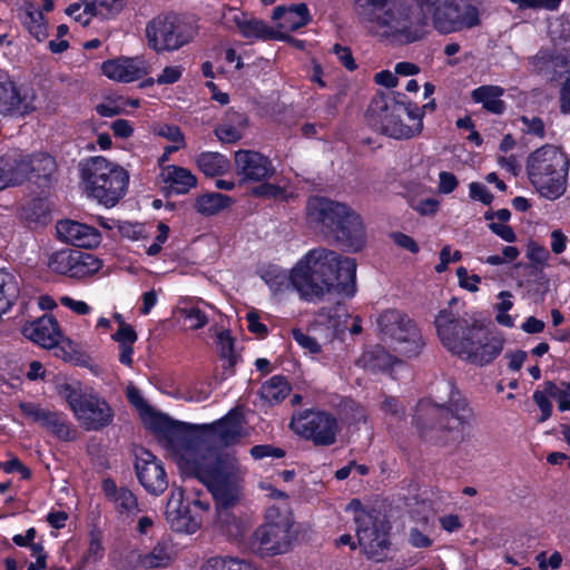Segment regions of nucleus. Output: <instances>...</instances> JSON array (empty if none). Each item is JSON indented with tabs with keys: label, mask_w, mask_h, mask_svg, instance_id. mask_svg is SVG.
Returning a JSON list of instances; mask_svg holds the SVG:
<instances>
[{
	"label": "nucleus",
	"mask_w": 570,
	"mask_h": 570,
	"mask_svg": "<svg viewBox=\"0 0 570 570\" xmlns=\"http://www.w3.org/2000/svg\"><path fill=\"white\" fill-rule=\"evenodd\" d=\"M126 396L139 411L144 424L159 436L163 446L183 473L200 481L219 503L237 499L238 484L245 470L234 458L216 460L210 453L204 454L199 439L188 424L155 411L136 386L128 385Z\"/></svg>",
	"instance_id": "nucleus-1"
},
{
	"label": "nucleus",
	"mask_w": 570,
	"mask_h": 570,
	"mask_svg": "<svg viewBox=\"0 0 570 570\" xmlns=\"http://www.w3.org/2000/svg\"><path fill=\"white\" fill-rule=\"evenodd\" d=\"M356 261L326 247L309 249L293 266L295 289L306 301L328 294L353 298L357 292Z\"/></svg>",
	"instance_id": "nucleus-2"
},
{
	"label": "nucleus",
	"mask_w": 570,
	"mask_h": 570,
	"mask_svg": "<svg viewBox=\"0 0 570 570\" xmlns=\"http://www.w3.org/2000/svg\"><path fill=\"white\" fill-rule=\"evenodd\" d=\"M435 327L442 345L465 362L478 366L492 363L503 351L502 335L490 334L450 309H442L435 317Z\"/></svg>",
	"instance_id": "nucleus-3"
},
{
	"label": "nucleus",
	"mask_w": 570,
	"mask_h": 570,
	"mask_svg": "<svg viewBox=\"0 0 570 570\" xmlns=\"http://www.w3.org/2000/svg\"><path fill=\"white\" fill-rule=\"evenodd\" d=\"M355 12L371 33L399 43H411L423 38L425 22L413 19L403 3L390 0H355Z\"/></svg>",
	"instance_id": "nucleus-4"
},
{
	"label": "nucleus",
	"mask_w": 570,
	"mask_h": 570,
	"mask_svg": "<svg viewBox=\"0 0 570 570\" xmlns=\"http://www.w3.org/2000/svg\"><path fill=\"white\" fill-rule=\"evenodd\" d=\"M525 170L538 195L553 202L560 199L567 191L570 157L562 147L546 144L529 154Z\"/></svg>",
	"instance_id": "nucleus-5"
},
{
	"label": "nucleus",
	"mask_w": 570,
	"mask_h": 570,
	"mask_svg": "<svg viewBox=\"0 0 570 570\" xmlns=\"http://www.w3.org/2000/svg\"><path fill=\"white\" fill-rule=\"evenodd\" d=\"M194 433L199 439V446L204 454H213L216 460H222L225 458H234L237 462H239L234 455H217L214 451L206 449L203 444V440L199 435H197L194 431V426L188 425ZM196 429V426H195ZM197 429L202 430V434L209 439L213 442L220 443L223 445H232L237 442H239L242 439L246 438L248 435V432L245 428V422L242 413L236 410H232L228 412L224 417H222L218 421H215L210 424H204L200 426H197ZM244 470L245 473L243 474L239 484H238V493L237 499H235L233 502L229 503H219L218 500L214 497L216 504H217V514L218 520L223 524H226L227 531L234 535L238 533V524L235 517H229L227 514V508L235 504L239 498H240V491H242V482L247 473V469L238 463Z\"/></svg>",
	"instance_id": "nucleus-6"
},
{
	"label": "nucleus",
	"mask_w": 570,
	"mask_h": 570,
	"mask_svg": "<svg viewBox=\"0 0 570 570\" xmlns=\"http://www.w3.org/2000/svg\"><path fill=\"white\" fill-rule=\"evenodd\" d=\"M367 121L376 130L395 139H409L421 134L423 111L414 104H399L385 95L373 98Z\"/></svg>",
	"instance_id": "nucleus-7"
},
{
	"label": "nucleus",
	"mask_w": 570,
	"mask_h": 570,
	"mask_svg": "<svg viewBox=\"0 0 570 570\" xmlns=\"http://www.w3.org/2000/svg\"><path fill=\"white\" fill-rule=\"evenodd\" d=\"M129 175L118 164L96 156L81 165L85 191L106 207H114L126 194Z\"/></svg>",
	"instance_id": "nucleus-8"
},
{
	"label": "nucleus",
	"mask_w": 570,
	"mask_h": 570,
	"mask_svg": "<svg viewBox=\"0 0 570 570\" xmlns=\"http://www.w3.org/2000/svg\"><path fill=\"white\" fill-rule=\"evenodd\" d=\"M375 326L380 340L402 357H416L425 346L417 324L400 309L381 312L376 316Z\"/></svg>",
	"instance_id": "nucleus-9"
},
{
	"label": "nucleus",
	"mask_w": 570,
	"mask_h": 570,
	"mask_svg": "<svg viewBox=\"0 0 570 570\" xmlns=\"http://www.w3.org/2000/svg\"><path fill=\"white\" fill-rule=\"evenodd\" d=\"M61 395L80 426L87 431H99L114 421L112 407L92 387L67 384L62 387Z\"/></svg>",
	"instance_id": "nucleus-10"
},
{
	"label": "nucleus",
	"mask_w": 570,
	"mask_h": 570,
	"mask_svg": "<svg viewBox=\"0 0 570 570\" xmlns=\"http://www.w3.org/2000/svg\"><path fill=\"white\" fill-rule=\"evenodd\" d=\"M424 17H430L440 33L449 35L481 24V10L471 3L460 6L456 0H415Z\"/></svg>",
	"instance_id": "nucleus-11"
},
{
	"label": "nucleus",
	"mask_w": 570,
	"mask_h": 570,
	"mask_svg": "<svg viewBox=\"0 0 570 570\" xmlns=\"http://www.w3.org/2000/svg\"><path fill=\"white\" fill-rule=\"evenodd\" d=\"M210 503L202 493L184 489L171 490L166 507V520L176 532L195 533L208 518Z\"/></svg>",
	"instance_id": "nucleus-12"
},
{
	"label": "nucleus",
	"mask_w": 570,
	"mask_h": 570,
	"mask_svg": "<svg viewBox=\"0 0 570 570\" xmlns=\"http://www.w3.org/2000/svg\"><path fill=\"white\" fill-rule=\"evenodd\" d=\"M293 521L287 508L271 507L266 511L265 523L253 534L252 549L261 556L284 553L291 543Z\"/></svg>",
	"instance_id": "nucleus-13"
},
{
	"label": "nucleus",
	"mask_w": 570,
	"mask_h": 570,
	"mask_svg": "<svg viewBox=\"0 0 570 570\" xmlns=\"http://www.w3.org/2000/svg\"><path fill=\"white\" fill-rule=\"evenodd\" d=\"M195 30L173 13L159 14L146 26V38L154 51H175L193 40Z\"/></svg>",
	"instance_id": "nucleus-14"
},
{
	"label": "nucleus",
	"mask_w": 570,
	"mask_h": 570,
	"mask_svg": "<svg viewBox=\"0 0 570 570\" xmlns=\"http://www.w3.org/2000/svg\"><path fill=\"white\" fill-rule=\"evenodd\" d=\"M442 389L449 393L448 400L439 397L440 402L421 401L416 406L414 422L420 429L432 426L435 419L451 413L458 424L470 416V409L462 394L455 390L452 382H442Z\"/></svg>",
	"instance_id": "nucleus-15"
},
{
	"label": "nucleus",
	"mask_w": 570,
	"mask_h": 570,
	"mask_svg": "<svg viewBox=\"0 0 570 570\" xmlns=\"http://www.w3.org/2000/svg\"><path fill=\"white\" fill-rule=\"evenodd\" d=\"M357 543L367 559L381 562L390 550L389 524L379 514H364L357 518Z\"/></svg>",
	"instance_id": "nucleus-16"
},
{
	"label": "nucleus",
	"mask_w": 570,
	"mask_h": 570,
	"mask_svg": "<svg viewBox=\"0 0 570 570\" xmlns=\"http://www.w3.org/2000/svg\"><path fill=\"white\" fill-rule=\"evenodd\" d=\"M293 431L316 445H331L336 440L338 424L336 419L326 412L305 411L292 419Z\"/></svg>",
	"instance_id": "nucleus-17"
},
{
	"label": "nucleus",
	"mask_w": 570,
	"mask_h": 570,
	"mask_svg": "<svg viewBox=\"0 0 570 570\" xmlns=\"http://www.w3.org/2000/svg\"><path fill=\"white\" fill-rule=\"evenodd\" d=\"M48 266L51 272L72 278H86L98 273L102 262L90 253L62 249L50 255Z\"/></svg>",
	"instance_id": "nucleus-18"
},
{
	"label": "nucleus",
	"mask_w": 570,
	"mask_h": 570,
	"mask_svg": "<svg viewBox=\"0 0 570 570\" xmlns=\"http://www.w3.org/2000/svg\"><path fill=\"white\" fill-rule=\"evenodd\" d=\"M37 94L33 88L19 85L10 78L0 79V114L24 117L36 110Z\"/></svg>",
	"instance_id": "nucleus-19"
},
{
	"label": "nucleus",
	"mask_w": 570,
	"mask_h": 570,
	"mask_svg": "<svg viewBox=\"0 0 570 570\" xmlns=\"http://www.w3.org/2000/svg\"><path fill=\"white\" fill-rule=\"evenodd\" d=\"M222 23L226 29L236 30L248 40L283 39L284 35L275 31L263 20L237 8H225L222 13Z\"/></svg>",
	"instance_id": "nucleus-20"
},
{
	"label": "nucleus",
	"mask_w": 570,
	"mask_h": 570,
	"mask_svg": "<svg viewBox=\"0 0 570 570\" xmlns=\"http://www.w3.org/2000/svg\"><path fill=\"white\" fill-rule=\"evenodd\" d=\"M350 253L361 252L367 244V232L362 215L350 205L344 210L331 235Z\"/></svg>",
	"instance_id": "nucleus-21"
},
{
	"label": "nucleus",
	"mask_w": 570,
	"mask_h": 570,
	"mask_svg": "<svg viewBox=\"0 0 570 570\" xmlns=\"http://www.w3.org/2000/svg\"><path fill=\"white\" fill-rule=\"evenodd\" d=\"M348 204L314 196L307 200L306 222L314 229L330 236Z\"/></svg>",
	"instance_id": "nucleus-22"
},
{
	"label": "nucleus",
	"mask_w": 570,
	"mask_h": 570,
	"mask_svg": "<svg viewBox=\"0 0 570 570\" xmlns=\"http://www.w3.org/2000/svg\"><path fill=\"white\" fill-rule=\"evenodd\" d=\"M100 70L105 77L115 82L129 83L149 75L153 71V65L142 55L119 56L104 61Z\"/></svg>",
	"instance_id": "nucleus-23"
},
{
	"label": "nucleus",
	"mask_w": 570,
	"mask_h": 570,
	"mask_svg": "<svg viewBox=\"0 0 570 570\" xmlns=\"http://www.w3.org/2000/svg\"><path fill=\"white\" fill-rule=\"evenodd\" d=\"M18 168L22 170V184L27 180L38 186H49L57 173L55 158L46 153L17 156Z\"/></svg>",
	"instance_id": "nucleus-24"
},
{
	"label": "nucleus",
	"mask_w": 570,
	"mask_h": 570,
	"mask_svg": "<svg viewBox=\"0 0 570 570\" xmlns=\"http://www.w3.org/2000/svg\"><path fill=\"white\" fill-rule=\"evenodd\" d=\"M136 473L140 484L153 494H160L168 487L161 462L149 451L141 450L136 455Z\"/></svg>",
	"instance_id": "nucleus-25"
},
{
	"label": "nucleus",
	"mask_w": 570,
	"mask_h": 570,
	"mask_svg": "<svg viewBox=\"0 0 570 570\" xmlns=\"http://www.w3.org/2000/svg\"><path fill=\"white\" fill-rule=\"evenodd\" d=\"M22 334L35 344L48 350L57 347L67 341L57 320L48 315H43L23 325Z\"/></svg>",
	"instance_id": "nucleus-26"
},
{
	"label": "nucleus",
	"mask_w": 570,
	"mask_h": 570,
	"mask_svg": "<svg viewBox=\"0 0 570 570\" xmlns=\"http://www.w3.org/2000/svg\"><path fill=\"white\" fill-rule=\"evenodd\" d=\"M56 230L60 240L77 247L95 248L102 240L95 227L71 219L58 222Z\"/></svg>",
	"instance_id": "nucleus-27"
},
{
	"label": "nucleus",
	"mask_w": 570,
	"mask_h": 570,
	"mask_svg": "<svg viewBox=\"0 0 570 570\" xmlns=\"http://www.w3.org/2000/svg\"><path fill=\"white\" fill-rule=\"evenodd\" d=\"M235 166L237 175L244 180L259 181L271 177L274 173L271 160L253 150L236 151Z\"/></svg>",
	"instance_id": "nucleus-28"
},
{
	"label": "nucleus",
	"mask_w": 570,
	"mask_h": 570,
	"mask_svg": "<svg viewBox=\"0 0 570 570\" xmlns=\"http://www.w3.org/2000/svg\"><path fill=\"white\" fill-rule=\"evenodd\" d=\"M272 18L277 22V31L284 35L282 40L288 38V32L296 31L311 21L309 10L305 3L293 4L289 7H276L273 10Z\"/></svg>",
	"instance_id": "nucleus-29"
},
{
	"label": "nucleus",
	"mask_w": 570,
	"mask_h": 570,
	"mask_svg": "<svg viewBox=\"0 0 570 570\" xmlns=\"http://www.w3.org/2000/svg\"><path fill=\"white\" fill-rule=\"evenodd\" d=\"M208 309H214V307L203 299L181 298L175 312L184 320V324L189 330H200L209 322Z\"/></svg>",
	"instance_id": "nucleus-30"
},
{
	"label": "nucleus",
	"mask_w": 570,
	"mask_h": 570,
	"mask_svg": "<svg viewBox=\"0 0 570 570\" xmlns=\"http://www.w3.org/2000/svg\"><path fill=\"white\" fill-rule=\"evenodd\" d=\"M159 177L164 187L177 195L188 193L197 184L196 176L189 169L175 165L163 166Z\"/></svg>",
	"instance_id": "nucleus-31"
},
{
	"label": "nucleus",
	"mask_w": 570,
	"mask_h": 570,
	"mask_svg": "<svg viewBox=\"0 0 570 570\" xmlns=\"http://www.w3.org/2000/svg\"><path fill=\"white\" fill-rule=\"evenodd\" d=\"M101 487L107 500L119 514L129 515L137 511V499L130 490L118 488L111 479L104 480Z\"/></svg>",
	"instance_id": "nucleus-32"
},
{
	"label": "nucleus",
	"mask_w": 570,
	"mask_h": 570,
	"mask_svg": "<svg viewBox=\"0 0 570 570\" xmlns=\"http://www.w3.org/2000/svg\"><path fill=\"white\" fill-rule=\"evenodd\" d=\"M350 318L346 307L338 304L333 308L322 309L315 318L314 327L324 326L330 332L327 336L335 337L345 332Z\"/></svg>",
	"instance_id": "nucleus-33"
},
{
	"label": "nucleus",
	"mask_w": 570,
	"mask_h": 570,
	"mask_svg": "<svg viewBox=\"0 0 570 570\" xmlns=\"http://www.w3.org/2000/svg\"><path fill=\"white\" fill-rule=\"evenodd\" d=\"M209 332L214 336V343L217 354L224 362L225 370L233 368L239 360L236 351L235 338L232 336L229 330L223 326L213 325Z\"/></svg>",
	"instance_id": "nucleus-34"
},
{
	"label": "nucleus",
	"mask_w": 570,
	"mask_h": 570,
	"mask_svg": "<svg viewBox=\"0 0 570 570\" xmlns=\"http://www.w3.org/2000/svg\"><path fill=\"white\" fill-rule=\"evenodd\" d=\"M259 276L274 295L284 294L291 288L295 289L293 268L287 272L277 265H267L259 269Z\"/></svg>",
	"instance_id": "nucleus-35"
},
{
	"label": "nucleus",
	"mask_w": 570,
	"mask_h": 570,
	"mask_svg": "<svg viewBox=\"0 0 570 570\" xmlns=\"http://www.w3.org/2000/svg\"><path fill=\"white\" fill-rule=\"evenodd\" d=\"M401 362L381 346H374L365 351L358 358L357 364L371 372L385 371Z\"/></svg>",
	"instance_id": "nucleus-36"
},
{
	"label": "nucleus",
	"mask_w": 570,
	"mask_h": 570,
	"mask_svg": "<svg viewBox=\"0 0 570 570\" xmlns=\"http://www.w3.org/2000/svg\"><path fill=\"white\" fill-rule=\"evenodd\" d=\"M503 94V88L499 86H481L472 91L471 97L488 111L500 115L505 109V104L501 99Z\"/></svg>",
	"instance_id": "nucleus-37"
},
{
	"label": "nucleus",
	"mask_w": 570,
	"mask_h": 570,
	"mask_svg": "<svg viewBox=\"0 0 570 570\" xmlns=\"http://www.w3.org/2000/svg\"><path fill=\"white\" fill-rule=\"evenodd\" d=\"M246 126L245 118L238 112H229L215 128V136L223 144H234L243 137V130Z\"/></svg>",
	"instance_id": "nucleus-38"
},
{
	"label": "nucleus",
	"mask_w": 570,
	"mask_h": 570,
	"mask_svg": "<svg viewBox=\"0 0 570 570\" xmlns=\"http://www.w3.org/2000/svg\"><path fill=\"white\" fill-rule=\"evenodd\" d=\"M21 22L28 32L39 42H42L48 37V23L41 10L37 9L33 4L24 7L21 14Z\"/></svg>",
	"instance_id": "nucleus-39"
},
{
	"label": "nucleus",
	"mask_w": 570,
	"mask_h": 570,
	"mask_svg": "<svg viewBox=\"0 0 570 570\" xmlns=\"http://www.w3.org/2000/svg\"><path fill=\"white\" fill-rule=\"evenodd\" d=\"M196 164L206 176H218L227 173L230 163L226 156L215 151H204L197 156Z\"/></svg>",
	"instance_id": "nucleus-40"
},
{
	"label": "nucleus",
	"mask_w": 570,
	"mask_h": 570,
	"mask_svg": "<svg viewBox=\"0 0 570 570\" xmlns=\"http://www.w3.org/2000/svg\"><path fill=\"white\" fill-rule=\"evenodd\" d=\"M22 177L17 156L0 155V191L22 185Z\"/></svg>",
	"instance_id": "nucleus-41"
},
{
	"label": "nucleus",
	"mask_w": 570,
	"mask_h": 570,
	"mask_svg": "<svg viewBox=\"0 0 570 570\" xmlns=\"http://www.w3.org/2000/svg\"><path fill=\"white\" fill-rule=\"evenodd\" d=\"M232 202L229 196L220 193H208L195 199V209L204 216H213L230 206Z\"/></svg>",
	"instance_id": "nucleus-42"
},
{
	"label": "nucleus",
	"mask_w": 570,
	"mask_h": 570,
	"mask_svg": "<svg viewBox=\"0 0 570 570\" xmlns=\"http://www.w3.org/2000/svg\"><path fill=\"white\" fill-rule=\"evenodd\" d=\"M19 294V284L16 276L0 269V314L6 313L14 303Z\"/></svg>",
	"instance_id": "nucleus-43"
},
{
	"label": "nucleus",
	"mask_w": 570,
	"mask_h": 570,
	"mask_svg": "<svg viewBox=\"0 0 570 570\" xmlns=\"http://www.w3.org/2000/svg\"><path fill=\"white\" fill-rule=\"evenodd\" d=\"M291 392V386L284 376L275 375L261 387L262 397L268 403L283 401Z\"/></svg>",
	"instance_id": "nucleus-44"
},
{
	"label": "nucleus",
	"mask_w": 570,
	"mask_h": 570,
	"mask_svg": "<svg viewBox=\"0 0 570 570\" xmlns=\"http://www.w3.org/2000/svg\"><path fill=\"white\" fill-rule=\"evenodd\" d=\"M202 570H257L254 564L237 557H213L202 567Z\"/></svg>",
	"instance_id": "nucleus-45"
},
{
	"label": "nucleus",
	"mask_w": 570,
	"mask_h": 570,
	"mask_svg": "<svg viewBox=\"0 0 570 570\" xmlns=\"http://www.w3.org/2000/svg\"><path fill=\"white\" fill-rule=\"evenodd\" d=\"M171 554L166 543H157L151 551L139 557V563L145 569L165 568L169 566Z\"/></svg>",
	"instance_id": "nucleus-46"
},
{
	"label": "nucleus",
	"mask_w": 570,
	"mask_h": 570,
	"mask_svg": "<svg viewBox=\"0 0 570 570\" xmlns=\"http://www.w3.org/2000/svg\"><path fill=\"white\" fill-rule=\"evenodd\" d=\"M111 340L117 343L118 360L122 365L132 366L134 364V345L138 340L136 332L112 334Z\"/></svg>",
	"instance_id": "nucleus-47"
},
{
	"label": "nucleus",
	"mask_w": 570,
	"mask_h": 570,
	"mask_svg": "<svg viewBox=\"0 0 570 570\" xmlns=\"http://www.w3.org/2000/svg\"><path fill=\"white\" fill-rule=\"evenodd\" d=\"M82 7H83V9H82L81 14H76L77 11H81V4L80 3L69 4L66 8V14L73 18L80 24L87 26L91 21L92 17L102 13L100 8L106 7V4H100L99 0H95L94 2H88Z\"/></svg>",
	"instance_id": "nucleus-48"
},
{
	"label": "nucleus",
	"mask_w": 570,
	"mask_h": 570,
	"mask_svg": "<svg viewBox=\"0 0 570 570\" xmlns=\"http://www.w3.org/2000/svg\"><path fill=\"white\" fill-rule=\"evenodd\" d=\"M520 131L527 136L543 139L546 137V125L543 120L533 115H524L517 119Z\"/></svg>",
	"instance_id": "nucleus-49"
},
{
	"label": "nucleus",
	"mask_w": 570,
	"mask_h": 570,
	"mask_svg": "<svg viewBox=\"0 0 570 570\" xmlns=\"http://www.w3.org/2000/svg\"><path fill=\"white\" fill-rule=\"evenodd\" d=\"M43 428L63 441L72 439L73 435V431L71 430L70 424L62 415L56 412H51L49 420H47Z\"/></svg>",
	"instance_id": "nucleus-50"
},
{
	"label": "nucleus",
	"mask_w": 570,
	"mask_h": 570,
	"mask_svg": "<svg viewBox=\"0 0 570 570\" xmlns=\"http://www.w3.org/2000/svg\"><path fill=\"white\" fill-rule=\"evenodd\" d=\"M19 409L23 415L41 426H45L47 420H49V415L51 414V411L32 402H20Z\"/></svg>",
	"instance_id": "nucleus-51"
},
{
	"label": "nucleus",
	"mask_w": 570,
	"mask_h": 570,
	"mask_svg": "<svg viewBox=\"0 0 570 570\" xmlns=\"http://www.w3.org/2000/svg\"><path fill=\"white\" fill-rule=\"evenodd\" d=\"M527 258L537 267L544 268L548 266V262L550 259V253L549 250L535 243L530 242L527 245Z\"/></svg>",
	"instance_id": "nucleus-52"
},
{
	"label": "nucleus",
	"mask_w": 570,
	"mask_h": 570,
	"mask_svg": "<svg viewBox=\"0 0 570 570\" xmlns=\"http://www.w3.org/2000/svg\"><path fill=\"white\" fill-rule=\"evenodd\" d=\"M154 132L171 142V145L185 146V137L180 128L175 125L160 124L155 126Z\"/></svg>",
	"instance_id": "nucleus-53"
},
{
	"label": "nucleus",
	"mask_w": 570,
	"mask_h": 570,
	"mask_svg": "<svg viewBox=\"0 0 570 570\" xmlns=\"http://www.w3.org/2000/svg\"><path fill=\"white\" fill-rule=\"evenodd\" d=\"M292 335L295 342L312 356L321 353V344L314 337L304 333L302 330L294 328L292 331Z\"/></svg>",
	"instance_id": "nucleus-54"
},
{
	"label": "nucleus",
	"mask_w": 570,
	"mask_h": 570,
	"mask_svg": "<svg viewBox=\"0 0 570 570\" xmlns=\"http://www.w3.org/2000/svg\"><path fill=\"white\" fill-rule=\"evenodd\" d=\"M184 73V67L176 66H166L163 71L157 76L153 82H156L159 86L173 85L179 81Z\"/></svg>",
	"instance_id": "nucleus-55"
},
{
	"label": "nucleus",
	"mask_w": 570,
	"mask_h": 570,
	"mask_svg": "<svg viewBox=\"0 0 570 570\" xmlns=\"http://www.w3.org/2000/svg\"><path fill=\"white\" fill-rule=\"evenodd\" d=\"M547 393L557 401L561 412L570 411V394L567 391L559 389V385L553 382H547Z\"/></svg>",
	"instance_id": "nucleus-56"
},
{
	"label": "nucleus",
	"mask_w": 570,
	"mask_h": 570,
	"mask_svg": "<svg viewBox=\"0 0 570 570\" xmlns=\"http://www.w3.org/2000/svg\"><path fill=\"white\" fill-rule=\"evenodd\" d=\"M254 194L271 199H287L288 197V193L284 187L274 184H263L254 189Z\"/></svg>",
	"instance_id": "nucleus-57"
},
{
	"label": "nucleus",
	"mask_w": 570,
	"mask_h": 570,
	"mask_svg": "<svg viewBox=\"0 0 570 570\" xmlns=\"http://www.w3.org/2000/svg\"><path fill=\"white\" fill-rule=\"evenodd\" d=\"M550 399L551 396L547 393V383L544 384L543 391H535L533 393V401L541 411V422L548 420L552 414V404Z\"/></svg>",
	"instance_id": "nucleus-58"
},
{
	"label": "nucleus",
	"mask_w": 570,
	"mask_h": 570,
	"mask_svg": "<svg viewBox=\"0 0 570 570\" xmlns=\"http://www.w3.org/2000/svg\"><path fill=\"white\" fill-rule=\"evenodd\" d=\"M118 233L126 238L138 240L145 237L146 227L139 223L120 222Z\"/></svg>",
	"instance_id": "nucleus-59"
},
{
	"label": "nucleus",
	"mask_w": 570,
	"mask_h": 570,
	"mask_svg": "<svg viewBox=\"0 0 570 570\" xmlns=\"http://www.w3.org/2000/svg\"><path fill=\"white\" fill-rule=\"evenodd\" d=\"M411 207L423 216H432L440 208V202L436 198L430 197L424 199L412 200Z\"/></svg>",
	"instance_id": "nucleus-60"
},
{
	"label": "nucleus",
	"mask_w": 570,
	"mask_h": 570,
	"mask_svg": "<svg viewBox=\"0 0 570 570\" xmlns=\"http://www.w3.org/2000/svg\"><path fill=\"white\" fill-rule=\"evenodd\" d=\"M456 276L459 279V285L468 289L470 292H476L479 289V284L481 283V277L475 274H469L465 267H459L456 269Z\"/></svg>",
	"instance_id": "nucleus-61"
},
{
	"label": "nucleus",
	"mask_w": 570,
	"mask_h": 570,
	"mask_svg": "<svg viewBox=\"0 0 570 570\" xmlns=\"http://www.w3.org/2000/svg\"><path fill=\"white\" fill-rule=\"evenodd\" d=\"M469 196L472 200H478L484 205H490L493 200V195L490 190L481 183H470Z\"/></svg>",
	"instance_id": "nucleus-62"
},
{
	"label": "nucleus",
	"mask_w": 570,
	"mask_h": 570,
	"mask_svg": "<svg viewBox=\"0 0 570 570\" xmlns=\"http://www.w3.org/2000/svg\"><path fill=\"white\" fill-rule=\"evenodd\" d=\"M104 557V547L99 534H91L89 547L85 556L86 562H98Z\"/></svg>",
	"instance_id": "nucleus-63"
},
{
	"label": "nucleus",
	"mask_w": 570,
	"mask_h": 570,
	"mask_svg": "<svg viewBox=\"0 0 570 570\" xmlns=\"http://www.w3.org/2000/svg\"><path fill=\"white\" fill-rule=\"evenodd\" d=\"M535 560L540 570H556L559 569L562 563V557L558 551H554L550 556H548L546 552H540L535 557Z\"/></svg>",
	"instance_id": "nucleus-64"
}]
</instances>
